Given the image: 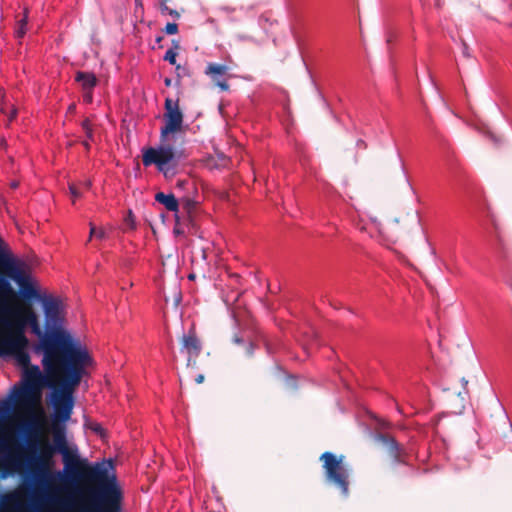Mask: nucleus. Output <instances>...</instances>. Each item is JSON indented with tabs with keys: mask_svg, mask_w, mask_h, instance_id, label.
<instances>
[{
	"mask_svg": "<svg viewBox=\"0 0 512 512\" xmlns=\"http://www.w3.org/2000/svg\"><path fill=\"white\" fill-rule=\"evenodd\" d=\"M45 324L42 330L36 312L29 304L4 305L0 315V332L13 333L9 323H24V332L29 327L39 338L34 346L36 353L42 352V364L51 380H61L62 387L54 392L56 417L67 421L73 409V391L80 383L85 367L92 361L88 350L79 341L62 329L63 303L59 297L48 294L42 301Z\"/></svg>",
	"mask_w": 512,
	"mask_h": 512,
	"instance_id": "obj_1",
	"label": "nucleus"
},
{
	"mask_svg": "<svg viewBox=\"0 0 512 512\" xmlns=\"http://www.w3.org/2000/svg\"><path fill=\"white\" fill-rule=\"evenodd\" d=\"M9 324L13 328V333L0 332V357L11 358L14 364L23 370V387L16 394L17 403L23 405L33 403L38 399L43 385L47 384L52 390L50 401L54 409V417L61 421L56 417L53 400L54 392L62 387V379L51 380L47 370V376H45L39 366L31 365L30 342L24 334V323L15 321Z\"/></svg>",
	"mask_w": 512,
	"mask_h": 512,
	"instance_id": "obj_2",
	"label": "nucleus"
},
{
	"mask_svg": "<svg viewBox=\"0 0 512 512\" xmlns=\"http://www.w3.org/2000/svg\"><path fill=\"white\" fill-rule=\"evenodd\" d=\"M164 125L160 129L161 144L145 147L142 152V164L144 167L155 166L164 178L171 179L178 172L180 155L167 141L168 135L181 131L183 125V113L179 108V101L166 98L164 104Z\"/></svg>",
	"mask_w": 512,
	"mask_h": 512,
	"instance_id": "obj_3",
	"label": "nucleus"
},
{
	"mask_svg": "<svg viewBox=\"0 0 512 512\" xmlns=\"http://www.w3.org/2000/svg\"><path fill=\"white\" fill-rule=\"evenodd\" d=\"M91 480L95 484L93 505L86 509L81 503V512H122L123 492L115 473L105 465H98L91 473Z\"/></svg>",
	"mask_w": 512,
	"mask_h": 512,
	"instance_id": "obj_4",
	"label": "nucleus"
},
{
	"mask_svg": "<svg viewBox=\"0 0 512 512\" xmlns=\"http://www.w3.org/2000/svg\"><path fill=\"white\" fill-rule=\"evenodd\" d=\"M21 439L25 441L27 450H32V469H27L25 472V483L28 485L32 502L40 505L45 498V488L47 486V469L46 465L54 454V447L48 443L44 444L39 452L35 454L37 440H28L27 434L23 433Z\"/></svg>",
	"mask_w": 512,
	"mask_h": 512,
	"instance_id": "obj_5",
	"label": "nucleus"
},
{
	"mask_svg": "<svg viewBox=\"0 0 512 512\" xmlns=\"http://www.w3.org/2000/svg\"><path fill=\"white\" fill-rule=\"evenodd\" d=\"M0 265L16 284L19 286V294L26 300L41 302L48 294L42 293L30 268L23 261L14 259L10 254L0 252Z\"/></svg>",
	"mask_w": 512,
	"mask_h": 512,
	"instance_id": "obj_6",
	"label": "nucleus"
},
{
	"mask_svg": "<svg viewBox=\"0 0 512 512\" xmlns=\"http://www.w3.org/2000/svg\"><path fill=\"white\" fill-rule=\"evenodd\" d=\"M22 445H3L0 449L1 477L23 474L27 469H32V458L25 455Z\"/></svg>",
	"mask_w": 512,
	"mask_h": 512,
	"instance_id": "obj_7",
	"label": "nucleus"
},
{
	"mask_svg": "<svg viewBox=\"0 0 512 512\" xmlns=\"http://www.w3.org/2000/svg\"><path fill=\"white\" fill-rule=\"evenodd\" d=\"M343 456L337 457L332 452H324L320 456L328 482L338 487L345 496L349 492V470L343 463Z\"/></svg>",
	"mask_w": 512,
	"mask_h": 512,
	"instance_id": "obj_8",
	"label": "nucleus"
},
{
	"mask_svg": "<svg viewBox=\"0 0 512 512\" xmlns=\"http://www.w3.org/2000/svg\"><path fill=\"white\" fill-rule=\"evenodd\" d=\"M59 452L64 457V472L69 480H76L84 470V463L81 462L78 455H70L63 438H58Z\"/></svg>",
	"mask_w": 512,
	"mask_h": 512,
	"instance_id": "obj_9",
	"label": "nucleus"
},
{
	"mask_svg": "<svg viewBox=\"0 0 512 512\" xmlns=\"http://www.w3.org/2000/svg\"><path fill=\"white\" fill-rule=\"evenodd\" d=\"M202 351V343L196 334L194 328L188 330L187 333L183 334L181 339V352L187 354V366L194 367L196 365V359Z\"/></svg>",
	"mask_w": 512,
	"mask_h": 512,
	"instance_id": "obj_10",
	"label": "nucleus"
},
{
	"mask_svg": "<svg viewBox=\"0 0 512 512\" xmlns=\"http://www.w3.org/2000/svg\"><path fill=\"white\" fill-rule=\"evenodd\" d=\"M377 439L387 446L395 463L406 464V452L394 437L386 434H379Z\"/></svg>",
	"mask_w": 512,
	"mask_h": 512,
	"instance_id": "obj_11",
	"label": "nucleus"
},
{
	"mask_svg": "<svg viewBox=\"0 0 512 512\" xmlns=\"http://www.w3.org/2000/svg\"><path fill=\"white\" fill-rule=\"evenodd\" d=\"M228 66H207L205 74L210 76L215 84L223 91L229 89L227 79L231 75L227 74Z\"/></svg>",
	"mask_w": 512,
	"mask_h": 512,
	"instance_id": "obj_12",
	"label": "nucleus"
},
{
	"mask_svg": "<svg viewBox=\"0 0 512 512\" xmlns=\"http://www.w3.org/2000/svg\"><path fill=\"white\" fill-rule=\"evenodd\" d=\"M155 200L162 204L168 211L177 213L179 210V203L177 198L173 194H165L158 192L155 195Z\"/></svg>",
	"mask_w": 512,
	"mask_h": 512,
	"instance_id": "obj_13",
	"label": "nucleus"
},
{
	"mask_svg": "<svg viewBox=\"0 0 512 512\" xmlns=\"http://www.w3.org/2000/svg\"><path fill=\"white\" fill-rule=\"evenodd\" d=\"M75 80L81 84L83 91L93 90L97 84L96 76L89 72H77Z\"/></svg>",
	"mask_w": 512,
	"mask_h": 512,
	"instance_id": "obj_14",
	"label": "nucleus"
},
{
	"mask_svg": "<svg viewBox=\"0 0 512 512\" xmlns=\"http://www.w3.org/2000/svg\"><path fill=\"white\" fill-rule=\"evenodd\" d=\"M29 10L27 7L23 10V17L17 21V26L15 29V37L17 39H22L27 32V24H28Z\"/></svg>",
	"mask_w": 512,
	"mask_h": 512,
	"instance_id": "obj_15",
	"label": "nucleus"
},
{
	"mask_svg": "<svg viewBox=\"0 0 512 512\" xmlns=\"http://www.w3.org/2000/svg\"><path fill=\"white\" fill-rule=\"evenodd\" d=\"M180 49L178 42H173L172 46L165 52L163 59L168 61L170 64H175L178 50Z\"/></svg>",
	"mask_w": 512,
	"mask_h": 512,
	"instance_id": "obj_16",
	"label": "nucleus"
},
{
	"mask_svg": "<svg viewBox=\"0 0 512 512\" xmlns=\"http://www.w3.org/2000/svg\"><path fill=\"white\" fill-rule=\"evenodd\" d=\"M81 127L85 132L86 138L91 141H94L93 128H92V124H91L89 118H86L82 121Z\"/></svg>",
	"mask_w": 512,
	"mask_h": 512,
	"instance_id": "obj_17",
	"label": "nucleus"
},
{
	"mask_svg": "<svg viewBox=\"0 0 512 512\" xmlns=\"http://www.w3.org/2000/svg\"><path fill=\"white\" fill-rule=\"evenodd\" d=\"M159 9H160V12H161L162 15H169L174 20H177V19L180 18V13L177 10H175V9L169 8L167 5L159 8Z\"/></svg>",
	"mask_w": 512,
	"mask_h": 512,
	"instance_id": "obj_18",
	"label": "nucleus"
},
{
	"mask_svg": "<svg viewBox=\"0 0 512 512\" xmlns=\"http://www.w3.org/2000/svg\"><path fill=\"white\" fill-rule=\"evenodd\" d=\"M17 498H18V496L16 494H12L8 497V500L13 501L14 502L13 507L15 508V510L17 512H20L21 503L19 501H17ZM0 512H8V509L0 506Z\"/></svg>",
	"mask_w": 512,
	"mask_h": 512,
	"instance_id": "obj_19",
	"label": "nucleus"
},
{
	"mask_svg": "<svg viewBox=\"0 0 512 512\" xmlns=\"http://www.w3.org/2000/svg\"><path fill=\"white\" fill-rule=\"evenodd\" d=\"M164 31L168 35L177 34L178 33V25L176 23H174V22L167 23L165 28H164Z\"/></svg>",
	"mask_w": 512,
	"mask_h": 512,
	"instance_id": "obj_20",
	"label": "nucleus"
},
{
	"mask_svg": "<svg viewBox=\"0 0 512 512\" xmlns=\"http://www.w3.org/2000/svg\"><path fill=\"white\" fill-rule=\"evenodd\" d=\"M93 90H85L83 93V101L86 104H91L93 101Z\"/></svg>",
	"mask_w": 512,
	"mask_h": 512,
	"instance_id": "obj_21",
	"label": "nucleus"
},
{
	"mask_svg": "<svg viewBox=\"0 0 512 512\" xmlns=\"http://www.w3.org/2000/svg\"><path fill=\"white\" fill-rule=\"evenodd\" d=\"M69 191L74 199L81 196V193L79 192V190L77 189V187L74 184L69 185ZM74 202H75V200H73V203Z\"/></svg>",
	"mask_w": 512,
	"mask_h": 512,
	"instance_id": "obj_22",
	"label": "nucleus"
},
{
	"mask_svg": "<svg viewBox=\"0 0 512 512\" xmlns=\"http://www.w3.org/2000/svg\"><path fill=\"white\" fill-rule=\"evenodd\" d=\"M95 238L103 240L106 238V232L104 229L100 228L96 230Z\"/></svg>",
	"mask_w": 512,
	"mask_h": 512,
	"instance_id": "obj_23",
	"label": "nucleus"
},
{
	"mask_svg": "<svg viewBox=\"0 0 512 512\" xmlns=\"http://www.w3.org/2000/svg\"><path fill=\"white\" fill-rule=\"evenodd\" d=\"M96 228L95 226H93L91 223H90V232H89V239L88 241H90L93 237H95L96 235Z\"/></svg>",
	"mask_w": 512,
	"mask_h": 512,
	"instance_id": "obj_24",
	"label": "nucleus"
},
{
	"mask_svg": "<svg viewBox=\"0 0 512 512\" xmlns=\"http://www.w3.org/2000/svg\"><path fill=\"white\" fill-rule=\"evenodd\" d=\"M80 185H82L86 189H90L92 186V182L90 180H85L81 182Z\"/></svg>",
	"mask_w": 512,
	"mask_h": 512,
	"instance_id": "obj_25",
	"label": "nucleus"
},
{
	"mask_svg": "<svg viewBox=\"0 0 512 512\" xmlns=\"http://www.w3.org/2000/svg\"><path fill=\"white\" fill-rule=\"evenodd\" d=\"M90 142H92V141H91V140H89V139H86V140H84V141L82 142V145L84 146V148H85L86 150H89V149H90Z\"/></svg>",
	"mask_w": 512,
	"mask_h": 512,
	"instance_id": "obj_26",
	"label": "nucleus"
},
{
	"mask_svg": "<svg viewBox=\"0 0 512 512\" xmlns=\"http://www.w3.org/2000/svg\"><path fill=\"white\" fill-rule=\"evenodd\" d=\"M16 114H17V110L13 109L9 115V122H11L16 117Z\"/></svg>",
	"mask_w": 512,
	"mask_h": 512,
	"instance_id": "obj_27",
	"label": "nucleus"
},
{
	"mask_svg": "<svg viewBox=\"0 0 512 512\" xmlns=\"http://www.w3.org/2000/svg\"><path fill=\"white\" fill-rule=\"evenodd\" d=\"M169 0H158L159 8L166 6Z\"/></svg>",
	"mask_w": 512,
	"mask_h": 512,
	"instance_id": "obj_28",
	"label": "nucleus"
},
{
	"mask_svg": "<svg viewBox=\"0 0 512 512\" xmlns=\"http://www.w3.org/2000/svg\"><path fill=\"white\" fill-rule=\"evenodd\" d=\"M203 379H204L203 375H199L196 380L198 383H201L203 381Z\"/></svg>",
	"mask_w": 512,
	"mask_h": 512,
	"instance_id": "obj_29",
	"label": "nucleus"
},
{
	"mask_svg": "<svg viewBox=\"0 0 512 512\" xmlns=\"http://www.w3.org/2000/svg\"><path fill=\"white\" fill-rule=\"evenodd\" d=\"M0 281L5 284V285H8V282L4 279V278H0Z\"/></svg>",
	"mask_w": 512,
	"mask_h": 512,
	"instance_id": "obj_30",
	"label": "nucleus"
},
{
	"mask_svg": "<svg viewBox=\"0 0 512 512\" xmlns=\"http://www.w3.org/2000/svg\"><path fill=\"white\" fill-rule=\"evenodd\" d=\"M170 82H171V81H170V79H168V78H167V79H165V84H166V86H169V85H170Z\"/></svg>",
	"mask_w": 512,
	"mask_h": 512,
	"instance_id": "obj_31",
	"label": "nucleus"
},
{
	"mask_svg": "<svg viewBox=\"0 0 512 512\" xmlns=\"http://www.w3.org/2000/svg\"><path fill=\"white\" fill-rule=\"evenodd\" d=\"M11 186H12L13 188H16V187L18 186V184H17V182H12V183H11Z\"/></svg>",
	"mask_w": 512,
	"mask_h": 512,
	"instance_id": "obj_32",
	"label": "nucleus"
}]
</instances>
